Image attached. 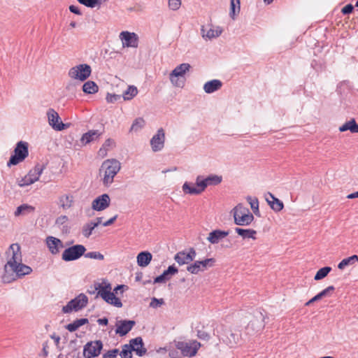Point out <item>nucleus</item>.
Returning <instances> with one entry per match:
<instances>
[{
  "label": "nucleus",
  "instance_id": "f257e3e1",
  "mask_svg": "<svg viewBox=\"0 0 358 358\" xmlns=\"http://www.w3.org/2000/svg\"><path fill=\"white\" fill-rule=\"evenodd\" d=\"M222 180V176L217 175H210L206 178L202 176H198L196 179V183L185 182L182 185V191L185 194L191 195H198L201 194L209 185H217Z\"/></svg>",
  "mask_w": 358,
  "mask_h": 358
},
{
  "label": "nucleus",
  "instance_id": "f03ea898",
  "mask_svg": "<svg viewBox=\"0 0 358 358\" xmlns=\"http://www.w3.org/2000/svg\"><path fill=\"white\" fill-rule=\"evenodd\" d=\"M121 168L120 162L115 159L105 160L100 169L99 175L103 176V184L108 187L113 183L114 177L120 171Z\"/></svg>",
  "mask_w": 358,
  "mask_h": 358
},
{
  "label": "nucleus",
  "instance_id": "7ed1b4c3",
  "mask_svg": "<svg viewBox=\"0 0 358 358\" xmlns=\"http://www.w3.org/2000/svg\"><path fill=\"white\" fill-rule=\"evenodd\" d=\"M95 289L97 291L96 297H101L106 303L117 308L122 306L121 300L116 297L114 292H111L112 287L110 283H96Z\"/></svg>",
  "mask_w": 358,
  "mask_h": 358
},
{
  "label": "nucleus",
  "instance_id": "20e7f679",
  "mask_svg": "<svg viewBox=\"0 0 358 358\" xmlns=\"http://www.w3.org/2000/svg\"><path fill=\"white\" fill-rule=\"evenodd\" d=\"M32 269L30 266L22 263H18L12 267V269L4 272L2 275V281L4 283H10L19 278L31 273Z\"/></svg>",
  "mask_w": 358,
  "mask_h": 358
},
{
  "label": "nucleus",
  "instance_id": "39448f33",
  "mask_svg": "<svg viewBox=\"0 0 358 358\" xmlns=\"http://www.w3.org/2000/svg\"><path fill=\"white\" fill-rule=\"evenodd\" d=\"M234 222L237 225H249L254 220L253 215L249 209L241 203L238 204L234 209Z\"/></svg>",
  "mask_w": 358,
  "mask_h": 358
},
{
  "label": "nucleus",
  "instance_id": "423d86ee",
  "mask_svg": "<svg viewBox=\"0 0 358 358\" xmlns=\"http://www.w3.org/2000/svg\"><path fill=\"white\" fill-rule=\"evenodd\" d=\"M29 155L28 143L24 141H20L16 144L14 150V155H11L7 163L8 166L17 165L24 160Z\"/></svg>",
  "mask_w": 358,
  "mask_h": 358
},
{
  "label": "nucleus",
  "instance_id": "0eeeda50",
  "mask_svg": "<svg viewBox=\"0 0 358 358\" xmlns=\"http://www.w3.org/2000/svg\"><path fill=\"white\" fill-rule=\"evenodd\" d=\"M87 302V296L84 294H80L75 299L69 301L66 306H63L62 311L64 313H70L73 310L78 311L85 308Z\"/></svg>",
  "mask_w": 358,
  "mask_h": 358
},
{
  "label": "nucleus",
  "instance_id": "6e6552de",
  "mask_svg": "<svg viewBox=\"0 0 358 358\" xmlns=\"http://www.w3.org/2000/svg\"><path fill=\"white\" fill-rule=\"evenodd\" d=\"M6 253L8 257L11 255V257L4 266V272L9 269H12V267L14 266V265L22 262V255L19 244L13 243L10 245Z\"/></svg>",
  "mask_w": 358,
  "mask_h": 358
},
{
  "label": "nucleus",
  "instance_id": "1a4fd4ad",
  "mask_svg": "<svg viewBox=\"0 0 358 358\" xmlns=\"http://www.w3.org/2000/svg\"><path fill=\"white\" fill-rule=\"evenodd\" d=\"M86 248L83 245H74L65 249L62 253V259L65 262H71L78 259L84 255Z\"/></svg>",
  "mask_w": 358,
  "mask_h": 358
},
{
  "label": "nucleus",
  "instance_id": "9d476101",
  "mask_svg": "<svg viewBox=\"0 0 358 358\" xmlns=\"http://www.w3.org/2000/svg\"><path fill=\"white\" fill-rule=\"evenodd\" d=\"M91 72L90 66L83 64L71 68L69 71V76L72 78L84 81L90 76Z\"/></svg>",
  "mask_w": 358,
  "mask_h": 358
},
{
  "label": "nucleus",
  "instance_id": "9b49d317",
  "mask_svg": "<svg viewBox=\"0 0 358 358\" xmlns=\"http://www.w3.org/2000/svg\"><path fill=\"white\" fill-rule=\"evenodd\" d=\"M103 343L98 340L87 342L83 349V355L85 358H94L98 357L103 348Z\"/></svg>",
  "mask_w": 358,
  "mask_h": 358
},
{
  "label": "nucleus",
  "instance_id": "f8f14e48",
  "mask_svg": "<svg viewBox=\"0 0 358 358\" xmlns=\"http://www.w3.org/2000/svg\"><path fill=\"white\" fill-rule=\"evenodd\" d=\"M201 344L196 341H193L190 343L187 342H178L176 344L177 349L181 351L183 356L193 357L194 356Z\"/></svg>",
  "mask_w": 358,
  "mask_h": 358
},
{
  "label": "nucleus",
  "instance_id": "ddd939ff",
  "mask_svg": "<svg viewBox=\"0 0 358 358\" xmlns=\"http://www.w3.org/2000/svg\"><path fill=\"white\" fill-rule=\"evenodd\" d=\"M215 262L214 258H208L201 261H195L187 267V271L192 274H197L199 271H205L208 267L213 266Z\"/></svg>",
  "mask_w": 358,
  "mask_h": 358
},
{
  "label": "nucleus",
  "instance_id": "4468645a",
  "mask_svg": "<svg viewBox=\"0 0 358 358\" xmlns=\"http://www.w3.org/2000/svg\"><path fill=\"white\" fill-rule=\"evenodd\" d=\"M191 66L187 63H183L176 66L170 73V80L176 87H182L183 83L178 82V77L183 76L189 70Z\"/></svg>",
  "mask_w": 358,
  "mask_h": 358
},
{
  "label": "nucleus",
  "instance_id": "2eb2a0df",
  "mask_svg": "<svg viewBox=\"0 0 358 358\" xmlns=\"http://www.w3.org/2000/svg\"><path fill=\"white\" fill-rule=\"evenodd\" d=\"M120 38L123 47L137 48L138 45V36L134 32L123 31L120 34Z\"/></svg>",
  "mask_w": 358,
  "mask_h": 358
},
{
  "label": "nucleus",
  "instance_id": "dca6fc26",
  "mask_svg": "<svg viewBox=\"0 0 358 358\" xmlns=\"http://www.w3.org/2000/svg\"><path fill=\"white\" fill-rule=\"evenodd\" d=\"M48 122L50 125L56 131H62L66 128V125L61 121L58 113L52 108H50L47 112Z\"/></svg>",
  "mask_w": 358,
  "mask_h": 358
},
{
  "label": "nucleus",
  "instance_id": "f3484780",
  "mask_svg": "<svg viewBox=\"0 0 358 358\" xmlns=\"http://www.w3.org/2000/svg\"><path fill=\"white\" fill-rule=\"evenodd\" d=\"M165 134L162 128L158 129L157 133L150 140V145L154 152L161 150L164 145Z\"/></svg>",
  "mask_w": 358,
  "mask_h": 358
},
{
  "label": "nucleus",
  "instance_id": "a211bd4d",
  "mask_svg": "<svg viewBox=\"0 0 358 358\" xmlns=\"http://www.w3.org/2000/svg\"><path fill=\"white\" fill-rule=\"evenodd\" d=\"M110 199L108 194L96 197L92 203V208L96 211L103 210L110 206Z\"/></svg>",
  "mask_w": 358,
  "mask_h": 358
},
{
  "label": "nucleus",
  "instance_id": "6ab92c4d",
  "mask_svg": "<svg viewBox=\"0 0 358 358\" xmlns=\"http://www.w3.org/2000/svg\"><path fill=\"white\" fill-rule=\"evenodd\" d=\"M135 324L136 322L134 320H120L116 324L115 333L121 336H125L132 329Z\"/></svg>",
  "mask_w": 358,
  "mask_h": 358
},
{
  "label": "nucleus",
  "instance_id": "aec40b11",
  "mask_svg": "<svg viewBox=\"0 0 358 358\" xmlns=\"http://www.w3.org/2000/svg\"><path fill=\"white\" fill-rule=\"evenodd\" d=\"M222 31L223 29L222 27H214L213 25H210V28L208 31L206 30L204 26H201V36L205 40H211L217 38L222 34Z\"/></svg>",
  "mask_w": 358,
  "mask_h": 358
},
{
  "label": "nucleus",
  "instance_id": "412c9836",
  "mask_svg": "<svg viewBox=\"0 0 358 358\" xmlns=\"http://www.w3.org/2000/svg\"><path fill=\"white\" fill-rule=\"evenodd\" d=\"M46 244L52 255H57L59 252L60 249L64 248L62 241L55 237L48 236L46 238Z\"/></svg>",
  "mask_w": 358,
  "mask_h": 358
},
{
  "label": "nucleus",
  "instance_id": "4be33fe9",
  "mask_svg": "<svg viewBox=\"0 0 358 358\" xmlns=\"http://www.w3.org/2000/svg\"><path fill=\"white\" fill-rule=\"evenodd\" d=\"M132 351H134L139 357H142L146 354V350L141 348H134V347L131 345L124 344L122 345V351L119 352V355L121 358H132Z\"/></svg>",
  "mask_w": 358,
  "mask_h": 358
},
{
  "label": "nucleus",
  "instance_id": "5701e85b",
  "mask_svg": "<svg viewBox=\"0 0 358 358\" xmlns=\"http://www.w3.org/2000/svg\"><path fill=\"white\" fill-rule=\"evenodd\" d=\"M229 234L228 231L216 229L209 234L207 240L212 244H216L218 243L220 240L227 236Z\"/></svg>",
  "mask_w": 358,
  "mask_h": 358
},
{
  "label": "nucleus",
  "instance_id": "b1692460",
  "mask_svg": "<svg viewBox=\"0 0 358 358\" xmlns=\"http://www.w3.org/2000/svg\"><path fill=\"white\" fill-rule=\"evenodd\" d=\"M222 87V82L220 80L214 79L206 82L203 85V90L207 94L213 93Z\"/></svg>",
  "mask_w": 358,
  "mask_h": 358
},
{
  "label": "nucleus",
  "instance_id": "393cba45",
  "mask_svg": "<svg viewBox=\"0 0 358 358\" xmlns=\"http://www.w3.org/2000/svg\"><path fill=\"white\" fill-rule=\"evenodd\" d=\"M152 258V255L150 252H141L137 255L138 265L141 267H145L150 263Z\"/></svg>",
  "mask_w": 358,
  "mask_h": 358
},
{
  "label": "nucleus",
  "instance_id": "a878e982",
  "mask_svg": "<svg viewBox=\"0 0 358 358\" xmlns=\"http://www.w3.org/2000/svg\"><path fill=\"white\" fill-rule=\"evenodd\" d=\"M269 196L271 198V201L268 199H266V201L271 208L275 212H280L284 208V204L282 201H280L279 199L276 198L273 194L271 193H268Z\"/></svg>",
  "mask_w": 358,
  "mask_h": 358
},
{
  "label": "nucleus",
  "instance_id": "bb28decb",
  "mask_svg": "<svg viewBox=\"0 0 358 358\" xmlns=\"http://www.w3.org/2000/svg\"><path fill=\"white\" fill-rule=\"evenodd\" d=\"M100 135L101 133L98 130H90L82 136L80 141L83 144L86 145L96 140Z\"/></svg>",
  "mask_w": 358,
  "mask_h": 358
},
{
  "label": "nucleus",
  "instance_id": "cd10ccee",
  "mask_svg": "<svg viewBox=\"0 0 358 358\" xmlns=\"http://www.w3.org/2000/svg\"><path fill=\"white\" fill-rule=\"evenodd\" d=\"M73 202V196L71 194H64L59 198V206L64 210L70 208Z\"/></svg>",
  "mask_w": 358,
  "mask_h": 358
},
{
  "label": "nucleus",
  "instance_id": "c85d7f7f",
  "mask_svg": "<svg viewBox=\"0 0 358 358\" xmlns=\"http://www.w3.org/2000/svg\"><path fill=\"white\" fill-rule=\"evenodd\" d=\"M44 169V164H37L34 169H31L28 174L32 180H31L29 182H35L38 180L39 177L43 173Z\"/></svg>",
  "mask_w": 358,
  "mask_h": 358
},
{
  "label": "nucleus",
  "instance_id": "c756f323",
  "mask_svg": "<svg viewBox=\"0 0 358 358\" xmlns=\"http://www.w3.org/2000/svg\"><path fill=\"white\" fill-rule=\"evenodd\" d=\"M191 257L187 255L185 251H180L177 252L174 256V260L179 264H188L191 262Z\"/></svg>",
  "mask_w": 358,
  "mask_h": 358
},
{
  "label": "nucleus",
  "instance_id": "7c9ffc66",
  "mask_svg": "<svg viewBox=\"0 0 358 358\" xmlns=\"http://www.w3.org/2000/svg\"><path fill=\"white\" fill-rule=\"evenodd\" d=\"M348 130L350 131V132L352 133H357V122L354 118H352L349 121H347L339 127V131L341 132H344Z\"/></svg>",
  "mask_w": 358,
  "mask_h": 358
},
{
  "label": "nucleus",
  "instance_id": "2f4dec72",
  "mask_svg": "<svg viewBox=\"0 0 358 358\" xmlns=\"http://www.w3.org/2000/svg\"><path fill=\"white\" fill-rule=\"evenodd\" d=\"M235 231L241 236L243 237V238H251L252 239H256L255 235L257 234V231L254 229H245L242 228L236 227L235 228Z\"/></svg>",
  "mask_w": 358,
  "mask_h": 358
},
{
  "label": "nucleus",
  "instance_id": "473e14b6",
  "mask_svg": "<svg viewBox=\"0 0 358 358\" xmlns=\"http://www.w3.org/2000/svg\"><path fill=\"white\" fill-rule=\"evenodd\" d=\"M35 210V208L29 204H22L18 206L15 211V216H20L21 215H25L30 213H33Z\"/></svg>",
  "mask_w": 358,
  "mask_h": 358
},
{
  "label": "nucleus",
  "instance_id": "72a5a7b5",
  "mask_svg": "<svg viewBox=\"0 0 358 358\" xmlns=\"http://www.w3.org/2000/svg\"><path fill=\"white\" fill-rule=\"evenodd\" d=\"M88 319L87 318H81L78 319L73 321L72 323H70L66 326V329H68L70 332H73L76 331L80 327L87 324Z\"/></svg>",
  "mask_w": 358,
  "mask_h": 358
},
{
  "label": "nucleus",
  "instance_id": "f704fd0d",
  "mask_svg": "<svg viewBox=\"0 0 358 358\" xmlns=\"http://www.w3.org/2000/svg\"><path fill=\"white\" fill-rule=\"evenodd\" d=\"M98 90V85L94 81L89 80L83 85V90L86 94H94Z\"/></svg>",
  "mask_w": 358,
  "mask_h": 358
},
{
  "label": "nucleus",
  "instance_id": "c9c22d12",
  "mask_svg": "<svg viewBox=\"0 0 358 358\" xmlns=\"http://www.w3.org/2000/svg\"><path fill=\"white\" fill-rule=\"evenodd\" d=\"M240 10V0H231L229 13L230 17L232 19H234L235 15H236V13H239Z\"/></svg>",
  "mask_w": 358,
  "mask_h": 358
},
{
  "label": "nucleus",
  "instance_id": "e433bc0d",
  "mask_svg": "<svg viewBox=\"0 0 358 358\" xmlns=\"http://www.w3.org/2000/svg\"><path fill=\"white\" fill-rule=\"evenodd\" d=\"M138 94L137 87L135 86H129L127 90L123 93V98L124 100H131Z\"/></svg>",
  "mask_w": 358,
  "mask_h": 358
},
{
  "label": "nucleus",
  "instance_id": "4c0bfd02",
  "mask_svg": "<svg viewBox=\"0 0 358 358\" xmlns=\"http://www.w3.org/2000/svg\"><path fill=\"white\" fill-rule=\"evenodd\" d=\"M247 201L250 205L251 209L252 210L253 213L256 215H259V201L258 199L255 197L252 198L251 196H248L247 197Z\"/></svg>",
  "mask_w": 358,
  "mask_h": 358
},
{
  "label": "nucleus",
  "instance_id": "58836bf2",
  "mask_svg": "<svg viewBox=\"0 0 358 358\" xmlns=\"http://www.w3.org/2000/svg\"><path fill=\"white\" fill-rule=\"evenodd\" d=\"M331 271V268L330 266H324L319 269L314 277V280H320L324 278Z\"/></svg>",
  "mask_w": 358,
  "mask_h": 358
},
{
  "label": "nucleus",
  "instance_id": "ea45409f",
  "mask_svg": "<svg viewBox=\"0 0 358 358\" xmlns=\"http://www.w3.org/2000/svg\"><path fill=\"white\" fill-rule=\"evenodd\" d=\"M127 345H131L134 347V348H141L147 351L146 348H144L143 339L140 336L130 340L129 344H127Z\"/></svg>",
  "mask_w": 358,
  "mask_h": 358
},
{
  "label": "nucleus",
  "instance_id": "a19ab883",
  "mask_svg": "<svg viewBox=\"0 0 358 358\" xmlns=\"http://www.w3.org/2000/svg\"><path fill=\"white\" fill-rule=\"evenodd\" d=\"M145 125V121L142 117L136 118L131 127L130 131H138L142 129Z\"/></svg>",
  "mask_w": 358,
  "mask_h": 358
},
{
  "label": "nucleus",
  "instance_id": "79ce46f5",
  "mask_svg": "<svg viewBox=\"0 0 358 358\" xmlns=\"http://www.w3.org/2000/svg\"><path fill=\"white\" fill-rule=\"evenodd\" d=\"M96 224H92L91 222L87 223L83 227V234L85 237H90Z\"/></svg>",
  "mask_w": 358,
  "mask_h": 358
},
{
  "label": "nucleus",
  "instance_id": "37998d69",
  "mask_svg": "<svg viewBox=\"0 0 358 358\" xmlns=\"http://www.w3.org/2000/svg\"><path fill=\"white\" fill-rule=\"evenodd\" d=\"M85 257L90 259H94L98 260H103L104 256L99 252H89L84 254Z\"/></svg>",
  "mask_w": 358,
  "mask_h": 358
},
{
  "label": "nucleus",
  "instance_id": "c03bdc74",
  "mask_svg": "<svg viewBox=\"0 0 358 358\" xmlns=\"http://www.w3.org/2000/svg\"><path fill=\"white\" fill-rule=\"evenodd\" d=\"M78 1L89 8H94L96 5L101 3L99 0H78Z\"/></svg>",
  "mask_w": 358,
  "mask_h": 358
},
{
  "label": "nucleus",
  "instance_id": "a18cd8bd",
  "mask_svg": "<svg viewBox=\"0 0 358 358\" xmlns=\"http://www.w3.org/2000/svg\"><path fill=\"white\" fill-rule=\"evenodd\" d=\"M170 276L168 275L167 273L164 271L162 274L156 277L154 279L153 283H162L170 279Z\"/></svg>",
  "mask_w": 358,
  "mask_h": 358
},
{
  "label": "nucleus",
  "instance_id": "49530a36",
  "mask_svg": "<svg viewBox=\"0 0 358 358\" xmlns=\"http://www.w3.org/2000/svg\"><path fill=\"white\" fill-rule=\"evenodd\" d=\"M335 287L333 285L327 287L326 289H323L322 292L318 293L319 296L322 299L324 297L329 296L331 295V292H334Z\"/></svg>",
  "mask_w": 358,
  "mask_h": 358
},
{
  "label": "nucleus",
  "instance_id": "de8ad7c7",
  "mask_svg": "<svg viewBox=\"0 0 358 358\" xmlns=\"http://www.w3.org/2000/svg\"><path fill=\"white\" fill-rule=\"evenodd\" d=\"M354 262L351 259L350 257L343 259L338 265V268L341 270L345 268V266L352 265Z\"/></svg>",
  "mask_w": 358,
  "mask_h": 358
},
{
  "label": "nucleus",
  "instance_id": "09e8293b",
  "mask_svg": "<svg viewBox=\"0 0 358 358\" xmlns=\"http://www.w3.org/2000/svg\"><path fill=\"white\" fill-rule=\"evenodd\" d=\"M119 354V350L115 348L111 350L107 351L106 353L103 355V358H117V355Z\"/></svg>",
  "mask_w": 358,
  "mask_h": 358
},
{
  "label": "nucleus",
  "instance_id": "8fccbe9b",
  "mask_svg": "<svg viewBox=\"0 0 358 358\" xmlns=\"http://www.w3.org/2000/svg\"><path fill=\"white\" fill-rule=\"evenodd\" d=\"M181 5V0H169V7L173 10L179 9Z\"/></svg>",
  "mask_w": 358,
  "mask_h": 358
},
{
  "label": "nucleus",
  "instance_id": "3c124183",
  "mask_svg": "<svg viewBox=\"0 0 358 358\" xmlns=\"http://www.w3.org/2000/svg\"><path fill=\"white\" fill-rule=\"evenodd\" d=\"M164 303L163 299L152 298L150 303V306L156 308Z\"/></svg>",
  "mask_w": 358,
  "mask_h": 358
},
{
  "label": "nucleus",
  "instance_id": "603ef678",
  "mask_svg": "<svg viewBox=\"0 0 358 358\" xmlns=\"http://www.w3.org/2000/svg\"><path fill=\"white\" fill-rule=\"evenodd\" d=\"M32 180L31 177L27 174L24 178H22L18 183L19 186L24 187L33 184L34 182H29Z\"/></svg>",
  "mask_w": 358,
  "mask_h": 358
},
{
  "label": "nucleus",
  "instance_id": "864d4df0",
  "mask_svg": "<svg viewBox=\"0 0 358 358\" xmlns=\"http://www.w3.org/2000/svg\"><path fill=\"white\" fill-rule=\"evenodd\" d=\"M106 101L108 103H115L120 99V96L117 94H108L106 96Z\"/></svg>",
  "mask_w": 358,
  "mask_h": 358
},
{
  "label": "nucleus",
  "instance_id": "5fc2aeb1",
  "mask_svg": "<svg viewBox=\"0 0 358 358\" xmlns=\"http://www.w3.org/2000/svg\"><path fill=\"white\" fill-rule=\"evenodd\" d=\"M197 336L199 338L204 341H208L210 339V335L207 332L203 330H198L197 331Z\"/></svg>",
  "mask_w": 358,
  "mask_h": 358
},
{
  "label": "nucleus",
  "instance_id": "6e6d98bb",
  "mask_svg": "<svg viewBox=\"0 0 358 358\" xmlns=\"http://www.w3.org/2000/svg\"><path fill=\"white\" fill-rule=\"evenodd\" d=\"M354 10V6L349 3L348 5H346L345 6H344L342 9H341V13L343 14V15H348V14H350L353 12Z\"/></svg>",
  "mask_w": 358,
  "mask_h": 358
},
{
  "label": "nucleus",
  "instance_id": "4d7b16f0",
  "mask_svg": "<svg viewBox=\"0 0 358 358\" xmlns=\"http://www.w3.org/2000/svg\"><path fill=\"white\" fill-rule=\"evenodd\" d=\"M228 339L229 341L231 346L232 347L234 345L237 343L238 341V335L236 334L231 333L230 337H228Z\"/></svg>",
  "mask_w": 358,
  "mask_h": 358
},
{
  "label": "nucleus",
  "instance_id": "13d9d810",
  "mask_svg": "<svg viewBox=\"0 0 358 358\" xmlns=\"http://www.w3.org/2000/svg\"><path fill=\"white\" fill-rule=\"evenodd\" d=\"M165 271L170 276L176 274L178 272V269L174 265H171Z\"/></svg>",
  "mask_w": 358,
  "mask_h": 358
},
{
  "label": "nucleus",
  "instance_id": "bf43d9fd",
  "mask_svg": "<svg viewBox=\"0 0 358 358\" xmlns=\"http://www.w3.org/2000/svg\"><path fill=\"white\" fill-rule=\"evenodd\" d=\"M115 145V141L111 138H108L106 140L104 143L103 144V147H105V148H108V150L113 148Z\"/></svg>",
  "mask_w": 358,
  "mask_h": 358
},
{
  "label": "nucleus",
  "instance_id": "052dcab7",
  "mask_svg": "<svg viewBox=\"0 0 358 358\" xmlns=\"http://www.w3.org/2000/svg\"><path fill=\"white\" fill-rule=\"evenodd\" d=\"M68 220V217L66 215H61L56 220L55 223L59 225L64 224Z\"/></svg>",
  "mask_w": 358,
  "mask_h": 358
},
{
  "label": "nucleus",
  "instance_id": "680f3d73",
  "mask_svg": "<svg viewBox=\"0 0 358 358\" xmlns=\"http://www.w3.org/2000/svg\"><path fill=\"white\" fill-rule=\"evenodd\" d=\"M69 10L74 13V14H76V15H82V13L80 12V9L78 8V7L74 6V5H71L69 6Z\"/></svg>",
  "mask_w": 358,
  "mask_h": 358
},
{
  "label": "nucleus",
  "instance_id": "e2e57ef3",
  "mask_svg": "<svg viewBox=\"0 0 358 358\" xmlns=\"http://www.w3.org/2000/svg\"><path fill=\"white\" fill-rule=\"evenodd\" d=\"M117 215H115V216H113V217H111L110 219H109L108 220H107L106 222L103 223V225L104 227L110 226L114 223V222L117 220Z\"/></svg>",
  "mask_w": 358,
  "mask_h": 358
},
{
  "label": "nucleus",
  "instance_id": "0e129e2a",
  "mask_svg": "<svg viewBox=\"0 0 358 358\" xmlns=\"http://www.w3.org/2000/svg\"><path fill=\"white\" fill-rule=\"evenodd\" d=\"M320 297L319 296L318 294L317 295H315L314 297H313L311 299H310L308 301H307L306 303H305V306H310V304H312L313 303L315 302V301H317L319 300H320Z\"/></svg>",
  "mask_w": 358,
  "mask_h": 358
},
{
  "label": "nucleus",
  "instance_id": "69168bd1",
  "mask_svg": "<svg viewBox=\"0 0 358 358\" xmlns=\"http://www.w3.org/2000/svg\"><path fill=\"white\" fill-rule=\"evenodd\" d=\"M187 254L190 255L191 262L194 261L196 255V250L193 248H190L189 252H187Z\"/></svg>",
  "mask_w": 358,
  "mask_h": 358
},
{
  "label": "nucleus",
  "instance_id": "338daca9",
  "mask_svg": "<svg viewBox=\"0 0 358 358\" xmlns=\"http://www.w3.org/2000/svg\"><path fill=\"white\" fill-rule=\"evenodd\" d=\"M48 341H45L43 343V354L44 355V357H47L48 355Z\"/></svg>",
  "mask_w": 358,
  "mask_h": 358
},
{
  "label": "nucleus",
  "instance_id": "774afa93",
  "mask_svg": "<svg viewBox=\"0 0 358 358\" xmlns=\"http://www.w3.org/2000/svg\"><path fill=\"white\" fill-rule=\"evenodd\" d=\"M97 322L99 325L106 326L108 323V320L106 317H103L97 320Z\"/></svg>",
  "mask_w": 358,
  "mask_h": 358
}]
</instances>
